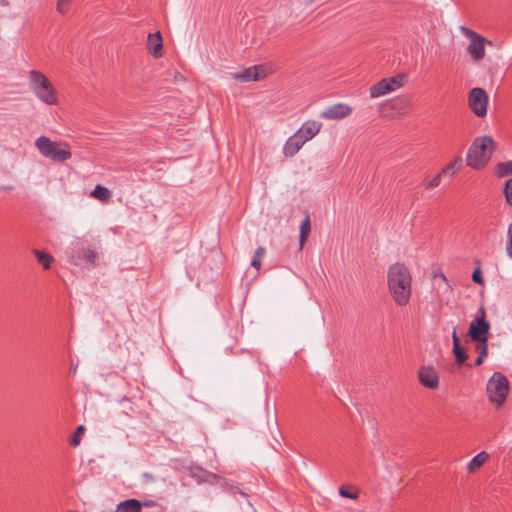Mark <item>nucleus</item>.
Wrapping results in <instances>:
<instances>
[{
  "label": "nucleus",
  "mask_w": 512,
  "mask_h": 512,
  "mask_svg": "<svg viewBox=\"0 0 512 512\" xmlns=\"http://www.w3.org/2000/svg\"><path fill=\"white\" fill-rule=\"evenodd\" d=\"M412 277L409 269L402 263L392 264L387 273L389 292L398 306H405L411 297Z\"/></svg>",
  "instance_id": "obj_1"
},
{
  "label": "nucleus",
  "mask_w": 512,
  "mask_h": 512,
  "mask_svg": "<svg viewBox=\"0 0 512 512\" xmlns=\"http://www.w3.org/2000/svg\"><path fill=\"white\" fill-rule=\"evenodd\" d=\"M495 142L490 136L477 137L468 149L466 164L472 169H481L490 160Z\"/></svg>",
  "instance_id": "obj_2"
},
{
  "label": "nucleus",
  "mask_w": 512,
  "mask_h": 512,
  "mask_svg": "<svg viewBox=\"0 0 512 512\" xmlns=\"http://www.w3.org/2000/svg\"><path fill=\"white\" fill-rule=\"evenodd\" d=\"M29 86L40 101L48 105H53L57 102L55 89L41 72L36 70L29 72Z\"/></svg>",
  "instance_id": "obj_3"
},
{
  "label": "nucleus",
  "mask_w": 512,
  "mask_h": 512,
  "mask_svg": "<svg viewBox=\"0 0 512 512\" xmlns=\"http://www.w3.org/2000/svg\"><path fill=\"white\" fill-rule=\"evenodd\" d=\"M35 146L42 156L55 162H64L71 158V151L66 143L51 141L46 136H40L35 141Z\"/></svg>",
  "instance_id": "obj_4"
},
{
  "label": "nucleus",
  "mask_w": 512,
  "mask_h": 512,
  "mask_svg": "<svg viewBox=\"0 0 512 512\" xmlns=\"http://www.w3.org/2000/svg\"><path fill=\"white\" fill-rule=\"evenodd\" d=\"M509 391L507 378L499 372H495L487 382L486 392L489 401L502 405L506 400Z\"/></svg>",
  "instance_id": "obj_5"
},
{
  "label": "nucleus",
  "mask_w": 512,
  "mask_h": 512,
  "mask_svg": "<svg viewBox=\"0 0 512 512\" xmlns=\"http://www.w3.org/2000/svg\"><path fill=\"white\" fill-rule=\"evenodd\" d=\"M66 257L68 262L75 266H80L83 262L96 266L98 254L90 248L83 247L79 241H75L66 251Z\"/></svg>",
  "instance_id": "obj_6"
},
{
  "label": "nucleus",
  "mask_w": 512,
  "mask_h": 512,
  "mask_svg": "<svg viewBox=\"0 0 512 512\" xmlns=\"http://www.w3.org/2000/svg\"><path fill=\"white\" fill-rule=\"evenodd\" d=\"M485 310L480 308L476 317L470 322L468 335L472 341L488 340L490 324L485 320Z\"/></svg>",
  "instance_id": "obj_7"
},
{
  "label": "nucleus",
  "mask_w": 512,
  "mask_h": 512,
  "mask_svg": "<svg viewBox=\"0 0 512 512\" xmlns=\"http://www.w3.org/2000/svg\"><path fill=\"white\" fill-rule=\"evenodd\" d=\"M468 104L472 112L478 117L487 114L488 95L483 88H473L469 92Z\"/></svg>",
  "instance_id": "obj_8"
},
{
  "label": "nucleus",
  "mask_w": 512,
  "mask_h": 512,
  "mask_svg": "<svg viewBox=\"0 0 512 512\" xmlns=\"http://www.w3.org/2000/svg\"><path fill=\"white\" fill-rule=\"evenodd\" d=\"M352 108L345 103H337L324 109L320 113V117L327 120H341L349 116Z\"/></svg>",
  "instance_id": "obj_9"
},
{
  "label": "nucleus",
  "mask_w": 512,
  "mask_h": 512,
  "mask_svg": "<svg viewBox=\"0 0 512 512\" xmlns=\"http://www.w3.org/2000/svg\"><path fill=\"white\" fill-rule=\"evenodd\" d=\"M418 380L422 386L431 390L439 386L437 371L432 366H422L418 371Z\"/></svg>",
  "instance_id": "obj_10"
},
{
  "label": "nucleus",
  "mask_w": 512,
  "mask_h": 512,
  "mask_svg": "<svg viewBox=\"0 0 512 512\" xmlns=\"http://www.w3.org/2000/svg\"><path fill=\"white\" fill-rule=\"evenodd\" d=\"M485 43L486 39L481 35L470 40V43L467 47V52L470 55L471 59L474 60L475 62H479L484 58Z\"/></svg>",
  "instance_id": "obj_11"
},
{
  "label": "nucleus",
  "mask_w": 512,
  "mask_h": 512,
  "mask_svg": "<svg viewBox=\"0 0 512 512\" xmlns=\"http://www.w3.org/2000/svg\"><path fill=\"white\" fill-rule=\"evenodd\" d=\"M321 127L317 121H306L295 133L306 143L320 132Z\"/></svg>",
  "instance_id": "obj_12"
},
{
  "label": "nucleus",
  "mask_w": 512,
  "mask_h": 512,
  "mask_svg": "<svg viewBox=\"0 0 512 512\" xmlns=\"http://www.w3.org/2000/svg\"><path fill=\"white\" fill-rule=\"evenodd\" d=\"M260 72L263 73L264 69L262 66L255 65L249 68H246L243 72L232 73L231 76L233 79L241 81V82H250L257 81L261 78Z\"/></svg>",
  "instance_id": "obj_13"
},
{
  "label": "nucleus",
  "mask_w": 512,
  "mask_h": 512,
  "mask_svg": "<svg viewBox=\"0 0 512 512\" xmlns=\"http://www.w3.org/2000/svg\"><path fill=\"white\" fill-rule=\"evenodd\" d=\"M304 144L305 142L296 133H294L286 140L283 146V154L286 157H293Z\"/></svg>",
  "instance_id": "obj_14"
},
{
  "label": "nucleus",
  "mask_w": 512,
  "mask_h": 512,
  "mask_svg": "<svg viewBox=\"0 0 512 512\" xmlns=\"http://www.w3.org/2000/svg\"><path fill=\"white\" fill-rule=\"evenodd\" d=\"M163 40L160 32L150 33L147 37V48L149 52L155 57L159 58L162 56Z\"/></svg>",
  "instance_id": "obj_15"
},
{
  "label": "nucleus",
  "mask_w": 512,
  "mask_h": 512,
  "mask_svg": "<svg viewBox=\"0 0 512 512\" xmlns=\"http://www.w3.org/2000/svg\"><path fill=\"white\" fill-rule=\"evenodd\" d=\"M452 340H453V354L455 356L456 362L458 364H462L467 359V354L464 348L460 345V340L456 332V327H454L452 332Z\"/></svg>",
  "instance_id": "obj_16"
},
{
  "label": "nucleus",
  "mask_w": 512,
  "mask_h": 512,
  "mask_svg": "<svg viewBox=\"0 0 512 512\" xmlns=\"http://www.w3.org/2000/svg\"><path fill=\"white\" fill-rule=\"evenodd\" d=\"M393 91V88L388 86L387 79L380 80L377 84L370 88V96L377 98Z\"/></svg>",
  "instance_id": "obj_17"
},
{
  "label": "nucleus",
  "mask_w": 512,
  "mask_h": 512,
  "mask_svg": "<svg viewBox=\"0 0 512 512\" xmlns=\"http://www.w3.org/2000/svg\"><path fill=\"white\" fill-rule=\"evenodd\" d=\"M117 512H140V500L127 499L117 505Z\"/></svg>",
  "instance_id": "obj_18"
},
{
  "label": "nucleus",
  "mask_w": 512,
  "mask_h": 512,
  "mask_svg": "<svg viewBox=\"0 0 512 512\" xmlns=\"http://www.w3.org/2000/svg\"><path fill=\"white\" fill-rule=\"evenodd\" d=\"M488 458V453L485 451H481L469 461L467 469L469 470V472L476 471L487 461Z\"/></svg>",
  "instance_id": "obj_19"
},
{
  "label": "nucleus",
  "mask_w": 512,
  "mask_h": 512,
  "mask_svg": "<svg viewBox=\"0 0 512 512\" xmlns=\"http://www.w3.org/2000/svg\"><path fill=\"white\" fill-rule=\"evenodd\" d=\"M311 230V222H310V216L306 214L304 220L302 221L300 225V249L304 246V243L306 242L309 233Z\"/></svg>",
  "instance_id": "obj_20"
},
{
  "label": "nucleus",
  "mask_w": 512,
  "mask_h": 512,
  "mask_svg": "<svg viewBox=\"0 0 512 512\" xmlns=\"http://www.w3.org/2000/svg\"><path fill=\"white\" fill-rule=\"evenodd\" d=\"M462 163H463L462 157L461 156L456 157L451 163L446 165L441 170V174L442 175L450 174L451 176H453L460 170V168L462 167Z\"/></svg>",
  "instance_id": "obj_21"
},
{
  "label": "nucleus",
  "mask_w": 512,
  "mask_h": 512,
  "mask_svg": "<svg viewBox=\"0 0 512 512\" xmlns=\"http://www.w3.org/2000/svg\"><path fill=\"white\" fill-rule=\"evenodd\" d=\"M33 253L44 269L50 268L52 262L54 261L52 256L40 250H34Z\"/></svg>",
  "instance_id": "obj_22"
},
{
  "label": "nucleus",
  "mask_w": 512,
  "mask_h": 512,
  "mask_svg": "<svg viewBox=\"0 0 512 512\" xmlns=\"http://www.w3.org/2000/svg\"><path fill=\"white\" fill-rule=\"evenodd\" d=\"M90 196L101 201H105L110 197V191L102 185H96L95 188L91 191Z\"/></svg>",
  "instance_id": "obj_23"
},
{
  "label": "nucleus",
  "mask_w": 512,
  "mask_h": 512,
  "mask_svg": "<svg viewBox=\"0 0 512 512\" xmlns=\"http://www.w3.org/2000/svg\"><path fill=\"white\" fill-rule=\"evenodd\" d=\"M265 248L260 246L258 247L255 252H254V256H253V259L251 261V266L256 268V269H260L261 267V262H262V258L263 256L265 255Z\"/></svg>",
  "instance_id": "obj_24"
},
{
  "label": "nucleus",
  "mask_w": 512,
  "mask_h": 512,
  "mask_svg": "<svg viewBox=\"0 0 512 512\" xmlns=\"http://www.w3.org/2000/svg\"><path fill=\"white\" fill-rule=\"evenodd\" d=\"M388 82V86L393 88V91L396 89L402 87L405 83V76L404 75H397L391 78H386Z\"/></svg>",
  "instance_id": "obj_25"
},
{
  "label": "nucleus",
  "mask_w": 512,
  "mask_h": 512,
  "mask_svg": "<svg viewBox=\"0 0 512 512\" xmlns=\"http://www.w3.org/2000/svg\"><path fill=\"white\" fill-rule=\"evenodd\" d=\"M505 251L508 258L512 259V222L507 228V241L505 245Z\"/></svg>",
  "instance_id": "obj_26"
},
{
  "label": "nucleus",
  "mask_w": 512,
  "mask_h": 512,
  "mask_svg": "<svg viewBox=\"0 0 512 512\" xmlns=\"http://www.w3.org/2000/svg\"><path fill=\"white\" fill-rule=\"evenodd\" d=\"M498 172L500 176L512 175V161L499 163Z\"/></svg>",
  "instance_id": "obj_27"
},
{
  "label": "nucleus",
  "mask_w": 512,
  "mask_h": 512,
  "mask_svg": "<svg viewBox=\"0 0 512 512\" xmlns=\"http://www.w3.org/2000/svg\"><path fill=\"white\" fill-rule=\"evenodd\" d=\"M504 195L507 204L512 207V177L505 182Z\"/></svg>",
  "instance_id": "obj_28"
},
{
  "label": "nucleus",
  "mask_w": 512,
  "mask_h": 512,
  "mask_svg": "<svg viewBox=\"0 0 512 512\" xmlns=\"http://www.w3.org/2000/svg\"><path fill=\"white\" fill-rule=\"evenodd\" d=\"M206 472H207V470H205V469H202V468H196V469H194V470H192V471H191V474H190V475H191V477H192L193 479H195V480H196V482H197L198 484H201V483H205V481H204V480H202V479H205V475H204V474H206Z\"/></svg>",
  "instance_id": "obj_29"
},
{
  "label": "nucleus",
  "mask_w": 512,
  "mask_h": 512,
  "mask_svg": "<svg viewBox=\"0 0 512 512\" xmlns=\"http://www.w3.org/2000/svg\"><path fill=\"white\" fill-rule=\"evenodd\" d=\"M476 351L479 356L486 357L488 354V340L476 341Z\"/></svg>",
  "instance_id": "obj_30"
},
{
  "label": "nucleus",
  "mask_w": 512,
  "mask_h": 512,
  "mask_svg": "<svg viewBox=\"0 0 512 512\" xmlns=\"http://www.w3.org/2000/svg\"><path fill=\"white\" fill-rule=\"evenodd\" d=\"M339 494H340L341 497L349 498V499H353V500L358 499V496H359L358 492H352L346 486L340 487Z\"/></svg>",
  "instance_id": "obj_31"
},
{
  "label": "nucleus",
  "mask_w": 512,
  "mask_h": 512,
  "mask_svg": "<svg viewBox=\"0 0 512 512\" xmlns=\"http://www.w3.org/2000/svg\"><path fill=\"white\" fill-rule=\"evenodd\" d=\"M442 174L441 172L439 174H437L434 178H432L431 180H428V181H425L424 185H425V188L426 189H433L435 187H437L440 182H441V178H442Z\"/></svg>",
  "instance_id": "obj_32"
},
{
  "label": "nucleus",
  "mask_w": 512,
  "mask_h": 512,
  "mask_svg": "<svg viewBox=\"0 0 512 512\" xmlns=\"http://www.w3.org/2000/svg\"><path fill=\"white\" fill-rule=\"evenodd\" d=\"M71 0H58L57 1V11L60 13H65L69 7Z\"/></svg>",
  "instance_id": "obj_33"
},
{
  "label": "nucleus",
  "mask_w": 512,
  "mask_h": 512,
  "mask_svg": "<svg viewBox=\"0 0 512 512\" xmlns=\"http://www.w3.org/2000/svg\"><path fill=\"white\" fill-rule=\"evenodd\" d=\"M472 280L477 284H483L484 279L482 276V271L479 268H477L473 271Z\"/></svg>",
  "instance_id": "obj_34"
},
{
  "label": "nucleus",
  "mask_w": 512,
  "mask_h": 512,
  "mask_svg": "<svg viewBox=\"0 0 512 512\" xmlns=\"http://www.w3.org/2000/svg\"><path fill=\"white\" fill-rule=\"evenodd\" d=\"M205 475V479H203L205 481V483H211V484H214L217 482L218 480V475L212 473V472H209L207 471Z\"/></svg>",
  "instance_id": "obj_35"
},
{
  "label": "nucleus",
  "mask_w": 512,
  "mask_h": 512,
  "mask_svg": "<svg viewBox=\"0 0 512 512\" xmlns=\"http://www.w3.org/2000/svg\"><path fill=\"white\" fill-rule=\"evenodd\" d=\"M461 30L462 32L470 38V40L476 38L477 36H480L478 33H476L475 31L469 29V28H466V27H461Z\"/></svg>",
  "instance_id": "obj_36"
},
{
  "label": "nucleus",
  "mask_w": 512,
  "mask_h": 512,
  "mask_svg": "<svg viewBox=\"0 0 512 512\" xmlns=\"http://www.w3.org/2000/svg\"><path fill=\"white\" fill-rule=\"evenodd\" d=\"M157 505V502L154 500H143L140 501V511L143 507H155Z\"/></svg>",
  "instance_id": "obj_37"
},
{
  "label": "nucleus",
  "mask_w": 512,
  "mask_h": 512,
  "mask_svg": "<svg viewBox=\"0 0 512 512\" xmlns=\"http://www.w3.org/2000/svg\"><path fill=\"white\" fill-rule=\"evenodd\" d=\"M484 358L485 357H482V356L478 355L477 359L475 360V366H480L483 363Z\"/></svg>",
  "instance_id": "obj_38"
},
{
  "label": "nucleus",
  "mask_w": 512,
  "mask_h": 512,
  "mask_svg": "<svg viewBox=\"0 0 512 512\" xmlns=\"http://www.w3.org/2000/svg\"><path fill=\"white\" fill-rule=\"evenodd\" d=\"M80 442V439L77 437V435L74 436L73 440H72V444L74 446L78 445Z\"/></svg>",
  "instance_id": "obj_39"
},
{
  "label": "nucleus",
  "mask_w": 512,
  "mask_h": 512,
  "mask_svg": "<svg viewBox=\"0 0 512 512\" xmlns=\"http://www.w3.org/2000/svg\"><path fill=\"white\" fill-rule=\"evenodd\" d=\"M9 2L8 0H0V6H8Z\"/></svg>",
  "instance_id": "obj_40"
},
{
  "label": "nucleus",
  "mask_w": 512,
  "mask_h": 512,
  "mask_svg": "<svg viewBox=\"0 0 512 512\" xmlns=\"http://www.w3.org/2000/svg\"><path fill=\"white\" fill-rule=\"evenodd\" d=\"M84 429H85V428H84V426H82V425H81V426H79V427L77 428V431H76V432H77V433H81V432H83V431H84Z\"/></svg>",
  "instance_id": "obj_41"
},
{
  "label": "nucleus",
  "mask_w": 512,
  "mask_h": 512,
  "mask_svg": "<svg viewBox=\"0 0 512 512\" xmlns=\"http://www.w3.org/2000/svg\"><path fill=\"white\" fill-rule=\"evenodd\" d=\"M439 277H440L444 282H446V281H447L446 276H445L444 274H440V275H439Z\"/></svg>",
  "instance_id": "obj_42"
}]
</instances>
